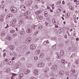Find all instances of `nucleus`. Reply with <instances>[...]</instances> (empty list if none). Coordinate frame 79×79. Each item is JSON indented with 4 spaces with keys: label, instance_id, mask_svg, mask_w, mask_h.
Returning <instances> with one entry per match:
<instances>
[{
    "label": "nucleus",
    "instance_id": "f257e3e1",
    "mask_svg": "<svg viewBox=\"0 0 79 79\" xmlns=\"http://www.w3.org/2000/svg\"><path fill=\"white\" fill-rule=\"evenodd\" d=\"M10 10L13 13H16L18 12L17 9L14 6H11L10 8Z\"/></svg>",
    "mask_w": 79,
    "mask_h": 79
},
{
    "label": "nucleus",
    "instance_id": "f03ea898",
    "mask_svg": "<svg viewBox=\"0 0 79 79\" xmlns=\"http://www.w3.org/2000/svg\"><path fill=\"white\" fill-rule=\"evenodd\" d=\"M19 24H20V25H22L23 26H25L26 24H25V23L24 22V20L22 19H20L19 22Z\"/></svg>",
    "mask_w": 79,
    "mask_h": 79
},
{
    "label": "nucleus",
    "instance_id": "7ed1b4c3",
    "mask_svg": "<svg viewBox=\"0 0 79 79\" xmlns=\"http://www.w3.org/2000/svg\"><path fill=\"white\" fill-rule=\"evenodd\" d=\"M36 18L38 19H40V20H43L44 19V17L40 15H37Z\"/></svg>",
    "mask_w": 79,
    "mask_h": 79
},
{
    "label": "nucleus",
    "instance_id": "20e7f679",
    "mask_svg": "<svg viewBox=\"0 0 79 79\" xmlns=\"http://www.w3.org/2000/svg\"><path fill=\"white\" fill-rule=\"evenodd\" d=\"M32 31V28H27L26 31V33H27V34H30L31 33Z\"/></svg>",
    "mask_w": 79,
    "mask_h": 79
},
{
    "label": "nucleus",
    "instance_id": "39448f33",
    "mask_svg": "<svg viewBox=\"0 0 79 79\" xmlns=\"http://www.w3.org/2000/svg\"><path fill=\"white\" fill-rule=\"evenodd\" d=\"M30 48L31 50H35V44H32L30 45Z\"/></svg>",
    "mask_w": 79,
    "mask_h": 79
},
{
    "label": "nucleus",
    "instance_id": "423d86ee",
    "mask_svg": "<svg viewBox=\"0 0 79 79\" xmlns=\"http://www.w3.org/2000/svg\"><path fill=\"white\" fill-rule=\"evenodd\" d=\"M44 66V63H40L38 64L37 65V66L38 68H42Z\"/></svg>",
    "mask_w": 79,
    "mask_h": 79
},
{
    "label": "nucleus",
    "instance_id": "0eeeda50",
    "mask_svg": "<svg viewBox=\"0 0 79 79\" xmlns=\"http://www.w3.org/2000/svg\"><path fill=\"white\" fill-rule=\"evenodd\" d=\"M31 42V40H30V38L28 37L25 40L26 44H28L29 43V42Z\"/></svg>",
    "mask_w": 79,
    "mask_h": 79
},
{
    "label": "nucleus",
    "instance_id": "6e6552de",
    "mask_svg": "<svg viewBox=\"0 0 79 79\" xmlns=\"http://www.w3.org/2000/svg\"><path fill=\"white\" fill-rule=\"evenodd\" d=\"M49 44H50V41H49L48 40L45 41L43 43V44L45 45H47Z\"/></svg>",
    "mask_w": 79,
    "mask_h": 79
},
{
    "label": "nucleus",
    "instance_id": "1a4fd4ad",
    "mask_svg": "<svg viewBox=\"0 0 79 79\" xmlns=\"http://www.w3.org/2000/svg\"><path fill=\"white\" fill-rule=\"evenodd\" d=\"M21 9L22 10L25 11L26 10V6L24 5H22L21 6Z\"/></svg>",
    "mask_w": 79,
    "mask_h": 79
},
{
    "label": "nucleus",
    "instance_id": "9d476101",
    "mask_svg": "<svg viewBox=\"0 0 79 79\" xmlns=\"http://www.w3.org/2000/svg\"><path fill=\"white\" fill-rule=\"evenodd\" d=\"M39 71H38V70H37L35 69L33 71V73L35 75H37Z\"/></svg>",
    "mask_w": 79,
    "mask_h": 79
},
{
    "label": "nucleus",
    "instance_id": "9b49d317",
    "mask_svg": "<svg viewBox=\"0 0 79 79\" xmlns=\"http://www.w3.org/2000/svg\"><path fill=\"white\" fill-rule=\"evenodd\" d=\"M9 47L10 50H13L15 48V46L13 45H9Z\"/></svg>",
    "mask_w": 79,
    "mask_h": 79
},
{
    "label": "nucleus",
    "instance_id": "f8f14e48",
    "mask_svg": "<svg viewBox=\"0 0 79 79\" xmlns=\"http://www.w3.org/2000/svg\"><path fill=\"white\" fill-rule=\"evenodd\" d=\"M64 51L63 50H61L60 51V56H63L64 55Z\"/></svg>",
    "mask_w": 79,
    "mask_h": 79
},
{
    "label": "nucleus",
    "instance_id": "ddd939ff",
    "mask_svg": "<svg viewBox=\"0 0 79 79\" xmlns=\"http://www.w3.org/2000/svg\"><path fill=\"white\" fill-rule=\"evenodd\" d=\"M48 12L47 11H45L44 12V15L45 17L47 16H48Z\"/></svg>",
    "mask_w": 79,
    "mask_h": 79
},
{
    "label": "nucleus",
    "instance_id": "4468645a",
    "mask_svg": "<svg viewBox=\"0 0 79 79\" xmlns=\"http://www.w3.org/2000/svg\"><path fill=\"white\" fill-rule=\"evenodd\" d=\"M64 72L63 71H61L59 72V75H61V76H62L63 74H64Z\"/></svg>",
    "mask_w": 79,
    "mask_h": 79
},
{
    "label": "nucleus",
    "instance_id": "2eb2a0df",
    "mask_svg": "<svg viewBox=\"0 0 79 79\" xmlns=\"http://www.w3.org/2000/svg\"><path fill=\"white\" fill-rule=\"evenodd\" d=\"M56 21H57V20L52 19V22L54 25H56Z\"/></svg>",
    "mask_w": 79,
    "mask_h": 79
},
{
    "label": "nucleus",
    "instance_id": "dca6fc26",
    "mask_svg": "<svg viewBox=\"0 0 79 79\" xmlns=\"http://www.w3.org/2000/svg\"><path fill=\"white\" fill-rule=\"evenodd\" d=\"M12 38L9 36H7L6 37V39L9 40V41H10L11 40Z\"/></svg>",
    "mask_w": 79,
    "mask_h": 79
},
{
    "label": "nucleus",
    "instance_id": "f3484780",
    "mask_svg": "<svg viewBox=\"0 0 79 79\" xmlns=\"http://www.w3.org/2000/svg\"><path fill=\"white\" fill-rule=\"evenodd\" d=\"M41 13H42V10H40L36 11L35 13L36 15H39V14H40Z\"/></svg>",
    "mask_w": 79,
    "mask_h": 79
},
{
    "label": "nucleus",
    "instance_id": "a211bd4d",
    "mask_svg": "<svg viewBox=\"0 0 79 79\" xmlns=\"http://www.w3.org/2000/svg\"><path fill=\"white\" fill-rule=\"evenodd\" d=\"M10 60H11L10 59L8 60L7 62V64H13V63H11V61H10Z\"/></svg>",
    "mask_w": 79,
    "mask_h": 79
},
{
    "label": "nucleus",
    "instance_id": "6ab92c4d",
    "mask_svg": "<svg viewBox=\"0 0 79 79\" xmlns=\"http://www.w3.org/2000/svg\"><path fill=\"white\" fill-rule=\"evenodd\" d=\"M20 34L22 35H24L26 34V33L24 31H22L20 32Z\"/></svg>",
    "mask_w": 79,
    "mask_h": 79
},
{
    "label": "nucleus",
    "instance_id": "aec40b11",
    "mask_svg": "<svg viewBox=\"0 0 79 79\" xmlns=\"http://www.w3.org/2000/svg\"><path fill=\"white\" fill-rule=\"evenodd\" d=\"M76 72V71L75 70H72L71 71V74H74V73H75Z\"/></svg>",
    "mask_w": 79,
    "mask_h": 79
},
{
    "label": "nucleus",
    "instance_id": "412c9836",
    "mask_svg": "<svg viewBox=\"0 0 79 79\" xmlns=\"http://www.w3.org/2000/svg\"><path fill=\"white\" fill-rule=\"evenodd\" d=\"M61 62L62 64H65V60L63 59H61Z\"/></svg>",
    "mask_w": 79,
    "mask_h": 79
},
{
    "label": "nucleus",
    "instance_id": "4be33fe9",
    "mask_svg": "<svg viewBox=\"0 0 79 79\" xmlns=\"http://www.w3.org/2000/svg\"><path fill=\"white\" fill-rule=\"evenodd\" d=\"M56 68V65H53L51 68L52 69L54 70Z\"/></svg>",
    "mask_w": 79,
    "mask_h": 79
},
{
    "label": "nucleus",
    "instance_id": "5701e85b",
    "mask_svg": "<svg viewBox=\"0 0 79 79\" xmlns=\"http://www.w3.org/2000/svg\"><path fill=\"white\" fill-rule=\"evenodd\" d=\"M13 16V15L11 14H8L7 16V17H8L10 18V17H12Z\"/></svg>",
    "mask_w": 79,
    "mask_h": 79
},
{
    "label": "nucleus",
    "instance_id": "b1692460",
    "mask_svg": "<svg viewBox=\"0 0 79 79\" xmlns=\"http://www.w3.org/2000/svg\"><path fill=\"white\" fill-rule=\"evenodd\" d=\"M15 32V31L14 30H11L10 31V33L11 34H14Z\"/></svg>",
    "mask_w": 79,
    "mask_h": 79
},
{
    "label": "nucleus",
    "instance_id": "393cba45",
    "mask_svg": "<svg viewBox=\"0 0 79 79\" xmlns=\"http://www.w3.org/2000/svg\"><path fill=\"white\" fill-rule=\"evenodd\" d=\"M40 51L39 50H37L35 52V53L36 55H39V54L40 53Z\"/></svg>",
    "mask_w": 79,
    "mask_h": 79
},
{
    "label": "nucleus",
    "instance_id": "a878e982",
    "mask_svg": "<svg viewBox=\"0 0 79 79\" xmlns=\"http://www.w3.org/2000/svg\"><path fill=\"white\" fill-rule=\"evenodd\" d=\"M11 71V70H10L9 69H6V73H10Z\"/></svg>",
    "mask_w": 79,
    "mask_h": 79
},
{
    "label": "nucleus",
    "instance_id": "bb28decb",
    "mask_svg": "<svg viewBox=\"0 0 79 79\" xmlns=\"http://www.w3.org/2000/svg\"><path fill=\"white\" fill-rule=\"evenodd\" d=\"M19 76L20 79H21V78H22V77H23V73H21L19 74Z\"/></svg>",
    "mask_w": 79,
    "mask_h": 79
},
{
    "label": "nucleus",
    "instance_id": "cd10ccee",
    "mask_svg": "<svg viewBox=\"0 0 79 79\" xmlns=\"http://www.w3.org/2000/svg\"><path fill=\"white\" fill-rule=\"evenodd\" d=\"M27 12L24 13L23 15V16H26V17H27V14L28 13V12Z\"/></svg>",
    "mask_w": 79,
    "mask_h": 79
},
{
    "label": "nucleus",
    "instance_id": "c85d7f7f",
    "mask_svg": "<svg viewBox=\"0 0 79 79\" xmlns=\"http://www.w3.org/2000/svg\"><path fill=\"white\" fill-rule=\"evenodd\" d=\"M69 8L70 10H73V9L74 10V8L73 7H72V6H70Z\"/></svg>",
    "mask_w": 79,
    "mask_h": 79
},
{
    "label": "nucleus",
    "instance_id": "c756f323",
    "mask_svg": "<svg viewBox=\"0 0 79 79\" xmlns=\"http://www.w3.org/2000/svg\"><path fill=\"white\" fill-rule=\"evenodd\" d=\"M45 76L46 77H48V76H49V75H48V73H46L45 74Z\"/></svg>",
    "mask_w": 79,
    "mask_h": 79
},
{
    "label": "nucleus",
    "instance_id": "7c9ffc66",
    "mask_svg": "<svg viewBox=\"0 0 79 79\" xmlns=\"http://www.w3.org/2000/svg\"><path fill=\"white\" fill-rule=\"evenodd\" d=\"M5 32H2L1 34V35L2 36H4V35H5Z\"/></svg>",
    "mask_w": 79,
    "mask_h": 79
},
{
    "label": "nucleus",
    "instance_id": "2f4dec72",
    "mask_svg": "<svg viewBox=\"0 0 79 79\" xmlns=\"http://www.w3.org/2000/svg\"><path fill=\"white\" fill-rule=\"evenodd\" d=\"M61 3V1H58L57 2V5H59V4H60Z\"/></svg>",
    "mask_w": 79,
    "mask_h": 79
},
{
    "label": "nucleus",
    "instance_id": "473e14b6",
    "mask_svg": "<svg viewBox=\"0 0 79 79\" xmlns=\"http://www.w3.org/2000/svg\"><path fill=\"white\" fill-rule=\"evenodd\" d=\"M34 59L35 60H38V57L37 56H35L34 57Z\"/></svg>",
    "mask_w": 79,
    "mask_h": 79
},
{
    "label": "nucleus",
    "instance_id": "72a5a7b5",
    "mask_svg": "<svg viewBox=\"0 0 79 79\" xmlns=\"http://www.w3.org/2000/svg\"><path fill=\"white\" fill-rule=\"evenodd\" d=\"M5 6L3 5H2L0 6V8H3Z\"/></svg>",
    "mask_w": 79,
    "mask_h": 79
},
{
    "label": "nucleus",
    "instance_id": "f704fd0d",
    "mask_svg": "<svg viewBox=\"0 0 79 79\" xmlns=\"http://www.w3.org/2000/svg\"><path fill=\"white\" fill-rule=\"evenodd\" d=\"M1 18H0V22H2V20L3 19V16H1Z\"/></svg>",
    "mask_w": 79,
    "mask_h": 79
},
{
    "label": "nucleus",
    "instance_id": "c9c22d12",
    "mask_svg": "<svg viewBox=\"0 0 79 79\" xmlns=\"http://www.w3.org/2000/svg\"><path fill=\"white\" fill-rule=\"evenodd\" d=\"M57 58L58 59H60L61 58V57L59 56V55H58L57 56Z\"/></svg>",
    "mask_w": 79,
    "mask_h": 79
},
{
    "label": "nucleus",
    "instance_id": "e433bc0d",
    "mask_svg": "<svg viewBox=\"0 0 79 79\" xmlns=\"http://www.w3.org/2000/svg\"><path fill=\"white\" fill-rule=\"evenodd\" d=\"M65 17L66 18H69V15H68V14H67L66 15H65Z\"/></svg>",
    "mask_w": 79,
    "mask_h": 79
},
{
    "label": "nucleus",
    "instance_id": "4c0bfd02",
    "mask_svg": "<svg viewBox=\"0 0 79 79\" xmlns=\"http://www.w3.org/2000/svg\"><path fill=\"white\" fill-rule=\"evenodd\" d=\"M24 73L25 74L27 75V74H29V73H28V72H27L25 70L24 72Z\"/></svg>",
    "mask_w": 79,
    "mask_h": 79
},
{
    "label": "nucleus",
    "instance_id": "58836bf2",
    "mask_svg": "<svg viewBox=\"0 0 79 79\" xmlns=\"http://www.w3.org/2000/svg\"><path fill=\"white\" fill-rule=\"evenodd\" d=\"M35 27H36V25H33V26H32V28H33V29H35Z\"/></svg>",
    "mask_w": 79,
    "mask_h": 79
},
{
    "label": "nucleus",
    "instance_id": "ea45409f",
    "mask_svg": "<svg viewBox=\"0 0 79 79\" xmlns=\"http://www.w3.org/2000/svg\"><path fill=\"white\" fill-rule=\"evenodd\" d=\"M73 18L74 19V20L76 19V15H74L73 16Z\"/></svg>",
    "mask_w": 79,
    "mask_h": 79
},
{
    "label": "nucleus",
    "instance_id": "a19ab883",
    "mask_svg": "<svg viewBox=\"0 0 79 79\" xmlns=\"http://www.w3.org/2000/svg\"><path fill=\"white\" fill-rule=\"evenodd\" d=\"M40 58H42V57H43V53H41L40 54Z\"/></svg>",
    "mask_w": 79,
    "mask_h": 79
},
{
    "label": "nucleus",
    "instance_id": "79ce46f5",
    "mask_svg": "<svg viewBox=\"0 0 79 79\" xmlns=\"http://www.w3.org/2000/svg\"><path fill=\"white\" fill-rule=\"evenodd\" d=\"M39 32V31H37L35 33V35H37Z\"/></svg>",
    "mask_w": 79,
    "mask_h": 79
},
{
    "label": "nucleus",
    "instance_id": "37998d69",
    "mask_svg": "<svg viewBox=\"0 0 79 79\" xmlns=\"http://www.w3.org/2000/svg\"><path fill=\"white\" fill-rule=\"evenodd\" d=\"M27 19H31V17L30 16H27Z\"/></svg>",
    "mask_w": 79,
    "mask_h": 79
},
{
    "label": "nucleus",
    "instance_id": "c03bdc74",
    "mask_svg": "<svg viewBox=\"0 0 79 79\" xmlns=\"http://www.w3.org/2000/svg\"><path fill=\"white\" fill-rule=\"evenodd\" d=\"M54 70L55 71H56V72H58V68H56V67Z\"/></svg>",
    "mask_w": 79,
    "mask_h": 79
},
{
    "label": "nucleus",
    "instance_id": "a18cd8bd",
    "mask_svg": "<svg viewBox=\"0 0 79 79\" xmlns=\"http://www.w3.org/2000/svg\"><path fill=\"white\" fill-rule=\"evenodd\" d=\"M49 75L51 76H53V74L52 73H49Z\"/></svg>",
    "mask_w": 79,
    "mask_h": 79
},
{
    "label": "nucleus",
    "instance_id": "49530a36",
    "mask_svg": "<svg viewBox=\"0 0 79 79\" xmlns=\"http://www.w3.org/2000/svg\"><path fill=\"white\" fill-rule=\"evenodd\" d=\"M52 40H56V37H52Z\"/></svg>",
    "mask_w": 79,
    "mask_h": 79
},
{
    "label": "nucleus",
    "instance_id": "de8ad7c7",
    "mask_svg": "<svg viewBox=\"0 0 79 79\" xmlns=\"http://www.w3.org/2000/svg\"><path fill=\"white\" fill-rule=\"evenodd\" d=\"M52 48H53L55 49L56 48V45H54V46L52 47Z\"/></svg>",
    "mask_w": 79,
    "mask_h": 79
},
{
    "label": "nucleus",
    "instance_id": "09e8293b",
    "mask_svg": "<svg viewBox=\"0 0 79 79\" xmlns=\"http://www.w3.org/2000/svg\"><path fill=\"white\" fill-rule=\"evenodd\" d=\"M58 10H59V12H60V11H61L62 10V8H60Z\"/></svg>",
    "mask_w": 79,
    "mask_h": 79
},
{
    "label": "nucleus",
    "instance_id": "8fccbe9b",
    "mask_svg": "<svg viewBox=\"0 0 79 79\" xmlns=\"http://www.w3.org/2000/svg\"><path fill=\"white\" fill-rule=\"evenodd\" d=\"M78 63L79 62H78V60H77L75 61V63L76 64H78Z\"/></svg>",
    "mask_w": 79,
    "mask_h": 79
},
{
    "label": "nucleus",
    "instance_id": "3c124183",
    "mask_svg": "<svg viewBox=\"0 0 79 79\" xmlns=\"http://www.w3.org/2000/svg\"><path fill=\"white\" fill-rule=\"evenodd\" d=\"M76 5H79V1H77L76 2Z\"/></svg>",
    "mask_w": 79,
    "mask_h": 79
},
{
    "label": "nucleus",
    "instance_id": "603ef678",
    "mask_svg": "<svg viewBox=\"0 0 79 79\" xmlns=\"http://www.w3.org/2000/svg\"><path fill=\"white\" fill-rule=\"evenodd\" d=\"M31 79H37L36 78H35V77H31Z\"/></svg>",
    "mask_w": 79,
    "mask_h": 79
},
{
    "label": "nucleus",
    "instance_id": "864d4df0",
    "mask_svg": "<svg viewBox=\"0 0 79 79\" xmlns=\"http://www.w3.org/2000/svg\"><path fill=\"white\" fill-rule=\"evenodd\" d=\"M26 71H27V72H28V73H29V72H30L29 70V69H27Z\"/></svg>",
    "mask_w": 79,
    "mask_h": 79
},
{
    "label": "nucleus",
    "instance_id": "5fc2aeb1",
    "mask_svg": "<svg viewBox=\"0 0 79 79\" xmlns=\"http://www.w3.org/2000/svg\"><path fill=\"white\" fill-rule=\"evenodd\" d=\"M62 4H63V5H64L65 4V2H64V1H62Z\"/></svg>",
    "mask_w": 79,
    "mask_h": 79
},
{
    "label": "nucleus",
    "instance_id": "6e6d98bb",
    "mask_svg": "<svg viewBox=\"0 0 79 79\" xmlns=\"http://www.w3.org/2000/svg\"><path fill=\"white\" fill-rule=\"evenodd\" d=\"M74 76L75 77H77V74H75L74 75Z\"/></svg>",
    "mask_w": 79,
    "mask_h": 79
},
{
    "label": "nucleus",
    "instance_id": "4d7b16f0",
    "mask_svg": "<svg viewBox=\"0 0 79 79\" xmlns=\"http://www.w3.org/2000/svg\"><path fill=\"white\" fill-rule=\"evenodd\" d=\"M39 29H41V26H39Z\"/></svg>",
    "mask_w": 79,
    "mask_h": 79
},
{
    "label": "nucleus",
    "instance_id": "13d9d810",
    "mask_svg": "<svg viewBox=\"0 0 79 79\" xmlns=\"http://www.w3.org/2000/svg\"><path fill=\"white\" fill-rule=\"evenodd\" d=\"M35 8H38V7L36 5V6H35Z\"/></svg>",
    "mask_w": 79,
    "mask_h": 79
},
{
    "label": "nucleus",
    "instance_id": "bf43d9fd",
    "mask_svg": "<svg viewBox=\"0 0 79 79\" xmlns=\"http://www.w3.org/2000/svg\"><path fill=\"white\" fill-rule=\"evenodd\" d=\"M3 56L4 57H5V56H6V53H4Z\"/></svg>",
    "mask_w": 79,
    "mask_h": 79
},
{
    "label": "nucleus",
    "instance_id": "052dcab7",
    "mask_svg": "<svg viewBox=\"0 0 79 79\" xmlns=\"http://www.w3.org/2000/svg\"><path fill=\"white\" fill-rule=\"evenodd\" d=\"M66 11L65 10H64L63 12V13H66Z\"/></svg>",
    "mask_w": 79,
    "mask_h": 79
},
{
    "label": "nucleus",
    "instance_id": "680f3d73",
    "mask_svg": "<svg viewBox=\"0 0 79 79\" xmlns=\"http://www.w3.org/2000/svg\"><path fill=\"white\" fill-rule=\"evenodd\" d=\"M39 38H35V40H39Z\"/></svg>",
    "mask_w": 79,
    "mask_h": 79
},
{
    "label": "nucleus",
    "instance_id": "e2e57ef3",
    "mask_svg": "<svg viewBox=\"0 0 79 79\" xmlns=\"http://www.w3.org/2000/svg\"><path fill=\"white\" fill-rule=\"evenodd\" d=\"M47 8L48 10H49V9H50V7L49 6H47Z\"/></svg>",
    "mask_w": 79,
    "mask_h": 79
},
{
    "label": "nucleus",
    "instance_id": "0e129e2a",
    "mask_svg": "<svg viewBox=\"0 0 79 79\" xmlns=\"http://www.w3.org/2000/svg\"><path fill=\"white\" fill-rule=\"evenodd\" d=\"M16 35H17V34H15L13 35V36H14V37H15V36H16Z\"/></svg>",
    "mask_w": 79,
    "mask_h": 79
},
{
    "label": "nucleus",
    "instance_id": "69168bd1",
    "mask_svg": "<svg viewBox=\"0 0 79 79\" xmlns=\"http://www.w3.org/2000/svg\"><path fill=\"white\" fill-rule=\"evenodd\" d=\"M56 55H59V54H58V52H56Z\"/></svg>",
    "mask_w": 79,
    "mask_h": 79
},
{
    "label": "nucleus",
    "instance_id": "338daca9",
    "mask_svg": "<svg viewBox=\"0 0 79 79\" xmlns=\"http://www.w3.org/2000/svg\"><path fill=\"white\" fill-rule=\"evenodd\" d=\"M61 18H62V19H63V20H64V18L63 17H62Z\"/></svg>",
    "mask_w": 79,
    "mask_h": 79
},
{
    "label": "nucleus",
    "instance_id": "774afa93",
    "mask_svg": "<svg viewBox=\"0 0 79 79\" xmlns=\"http://www.w3.org/2000/svg\"><path fill=\"white\" fill-rule=\"evenodd\" d=\"M50 11L51 12H52V13H53V10H52V9H50Z\"/></svg>",
    "mask_w": 79,
    "mask_h": 79
}]
</instances>
